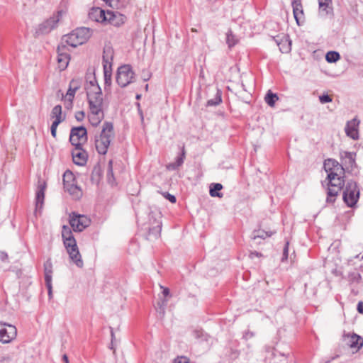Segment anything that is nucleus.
I'll return each instance as SVG.
<instances>
[{"label":"nucleus","mask_w":363,"mask_h":363,"mask_svg":"<svg viewBox=\"0 0 363 363\" xmlns=\"http://www.w3.org/2000/svg\"><path fill=\"white\" fill-rule=\"evenodd\" d=\"M85 89L89 108V121L96 127L104 118L102 91L94 77L86 82Z\"/></svg>","instance_id":"nucleus-1"},{"label":"nucleus","mask_w":363,"mask_h":363,"mask_svg":"<svg viewBox=\"0 0 363 363\" xmlns=\"http://www.w3.org/2000/svg\"><path fill=\"white\" fill-rule=\"evenodd\" d=\"M324 167L328 174L327 202L333 203L335 196L342 189L344 180L337 174V171L342 172L343 168L334 160H327L324 162Z\"/></svg>","instance_id":"nucleus-2"},{"label":"nucleus","mask_w":363,"mask_h":363,"mask_svg":"<svg viewBox=\"0 0 363 363\" xmlns=\"http://www.w3.org/2000/svg\"><path fill=\"white\" fill-rule=\"evenodd\" d=\"M62 236L65 247L69 254L70 259L79 267L82 268L84 262L79 253L76 240L74 239L70 228L63 225Z\"/></svg>","instance_id":"nucleus-3"},{"label":"nucleus","mask_w":363,"mask_h":363,"mask_svg":"<svg viewBox=\"0 0 363 363\" xmlns=\"http://www.w3.org/2000/svg\"><path fill=\"white\" fill-rule=\"evenodd\" d=\"M115 133L111 122H105L99 135L95 137V147L99 154H106L111 140L114 138Z\"/></svg>","instance_id":"nucleus-4"},{"label":"nucleus","mask_w":363,"mask_h":363,"mask_svg":"<svg viewBox=\"0 0 363 363\" xmlns=\"http://www.w3.org/2000/svg\"><path fill=\"white\" fill-rule=\"evenodd\" d=\"M91 30L85 27L78 28L62 38V44L76 48L85 43L91 36Z\"/></svg>","instance_id":"nucleus-5"},{"label":"nucleus","mask_w":363,"mask_h":363,"mask_svg":"<svg viewBox=\"0 0 363 363\" xmlns=\"http://www.w3.org/2000/svg\"><path fill=\"white\" fill-rule=\"evenodd\" d=\"M135 72L129 65H124L118 67L116 82L121 87H125L134 82Z\"/></svg>","instance_id":"nucleus-6"},{"label":"nucleus","mask_w":363,"mask_h":363,"mask_svg":"<svg viewBox=\"0 0 363 363\" xmlns=\"http://www.w3.org/2000/svg\"><path fill=\"white\" fill-rule=\"evenodd\" d=\"M64 189L75 199L82 196V190L77 186L74 176L70 171H66L63 175Z\"/></svg>","instance_id":"nucleus-7"},{"label":"nucleus","mask_w":363,"mask_h":363,"mask_svg":"<svg viewBox=\"0 0 363 363\" xmlns=\"http://www.w3.org/2000/svg\"><path fill=\"white\" fill-rule=\"evenodd\" d=\"M359 191L355 182L350 181L347 182L343 193V199L345 203L350 206H354L358 201Z\"/></svg>","instance_id":"nucleus-8"},{"label":"nucleus","mask_w":363,"mask_h":363,"mask_svg":"<svg viewBox=\"0 0 363 363\" xmlns=\"http://www.w3.org/2000/svg\"><path fill=\"white\" fill-rule=\"evenodd\" d=\"M16 335L17 329L14 325L0 322V342L9 343L16 337Z\"/></svg>","instance_id":"nucleus-9"},{"label":"nucleus","mask_w":363,"mask_h":363,"mask_svg":"<svg viewBox=\"0 0 363 363\" xmlns=\"http://www.w3.org/2000/svg\"><path fill=\"white\" fill-rule=\"evenodd\" d=\"M87 140V131L84 126L72 128L69 141L74 147L82 146Z\"/></svg>","instance_id":"nucleus-10"},{"label":"nucleus","mask_w":363,"mask_h":363,"mask_svg":"<svg viewBox=\"0 0 363 363\" xmlns=\"http://www.w3.org/2000/svg\"><path fill=\"white\" fill-rule=\"evenodd\" d=\"M90 220L84 215L72 213L69 215V224L75 232H82L89 225Z\"/></svg>","instance_id":"nucleus-11"},{"label":"nucleus","mask_w":363,"mask_h":363,"mask_svg":"<svg viewBox=\"0 0 363 363\" xmlns=\"http://www.w3.org/2000/svg\"><path fill=\"white\" fill-rule=\"evenodd\" d=\"M97 13H101L103 19H106V22L109 23L114 26H120L125 21V16L118 11H96Z\"/></svg>","instance_id":"nucleus-12"},{"label":"nucleus","mask_w":363,"mask_h":363,"mask_svg":"<svg viewBox=\"0 0 363 363\" xmlns=\"http://www.w3.org/2000/svg\"><path fill=\"white\" fill-rule=\"evenodd\" d=\"M58 21L59 18L57 16L50 17L38 26L35 33L39 35L50 33L57 26Z\"/></svg>","instance_id":"nucleus-13"},{"label":"nucleus","mask_w":363,"mask_h":363,"mask_svg":"<svg viewBox=\"0 0 363 363\" xmlns=\"http://www.w3.org/2000/svg\"><path fill=\"white\" fill-rule=\"evenodd\" d=\"M72 160L74 164L83 166L87 161L88 155L86 152L82 148V146L74 147L72 151Z\"/></svg>","instance_id":"nucleus-14"},{"label":"nucleus","mask_w":363,"mask_h":363,"mask_svg":"<svg viewBox=\"0 0 363 363\" xmlns=\"http://www.w3.org/2000/svg\"><path fill=\"white\" fill-rule=\"evenodd\" d=\"M65 50L66 45L62 43L57 48V62L59 68L61 70H64L67 68L70 60L69 55L65 52Z\"/></svg>","instance_id":"nucleus-15"},{"label":"nucleus","mask_w":363,"mask_h":363,"mask_svg":"<svg viewBox=\"0 0 363 363\" xmlns=\"http://www.w3.org/2000/svg\"><path fill=\"white\" fill-rule=\"evenodd\" d=\"M82 84V79L80 78L73 79L69 82V89L66 94V100L69 101L70 102V104H72L75 93L77 90L80 89Z\"/></svg>","instance_id":"nucleus-16"},{"label":"nucleus","mask_w":363,"mask_h":363,"mask_svg":"<svg viewBox=\"0 0 363 363\" xmlns=\"http://www.w3.org/2000/svg\"><path fill=\"white\" fill-rule=\"evenodd\" d=\"M293 13L296 23L299 26L304 21L303 9L301 0H293L291 2Z\"/></svg>","instance_id":"nucleus-17"},{"label":"nucleus","mask_w":363,"mask_h":363,"mask_svg":"<svg viewBox=\"0 0 363 363\" xmlns=\"http://www.w3.org/2000/svg\"><path fill=\"white\" fill-rule=\"evenodd\" d=\"M114 57L113 48L109 45H105L103 52V67L105 69L112 68V64Z\"/></svg>","instance_id":"nucleus-18"},{"label":"nucleus","mask_w":363,"mask_h":363,"mask_svg":"<svg viewBox=\"0 0 363 363\" xmlns=\"http://www.w3.org/2000/svg\"><path fill=\"white\" fill-rule=\"evenodd\" d=\"M359 124V121H357L356 118H354L350 121L347 122L346 127H345V133L346 135L354 139H358L359 138V133H358V126Z\"/></svg>","instance_id":"nucleus-19"},{"label":"nucleus","mask_w":363,"mask_h":363,"mask_svg":"<svg viewBox=\"0 0 363 363\" xmlns=\"http://www.w3.org/2000/svg\"><path fill=\"white\" fill-rule=\"evenodd\" d=\"M342 162L352 167L355 164L356 154L352 152L343 151L340 152Z\"/></svg>","instance_id":"nucleus-20"},{"label":"nucleus","mask_w":363,"mask_h":363,"mask_svg":"<svg viewBox=\"0 0 363 363\" xmlns=\"http://www.w3.org/2000/svg\"><path fill=\"white\" fill-rule=\"evenodd\" d=\"M45 186L43 184H40L38 186L35 196L36 209H40L43 205L45 198Z\"/></svg>","instance_id":"nucleus-21"},{"label":"nucleus","mask_w":363,"mask_h":363,"mask_svg":"<svg viewBox=\"0 0 363 363\" xmlns=\"http://www.w3.org/2000/svg\"><path fill=\"white\" fill-rule=\"evenodd\" d=\"M347 344L351 348L359 350L363 345V339L360 336L353 334L349 337Z\"/></svg>","instance_id":"nucleus-22"},{"label":"nucleus","mask_w":363,"mask_h":363,"mask_svg":"<svg viewBox=\"0 0 363 363\" xmlns=\"http://www.w3.org/2000/svg\"><path fill=\"white\" fill-rule=\"evenodd\" d=\"M184 158H185V151H184V149L183 148L181 155L177 157L175 162L168 164L167 165V169L168 170L177 169L178 167H179L180 166L182 165V164L184 163Z\"/></svg>","instance_id":"nucleus-23"},{"label":"nucleus","mask_w":363,"mask_h":363,"mask_svg":"<svg viewBox=\"0 0 363 363\" xmlns=\"http://www.w3.org/2000/svg\"><path fill=\"white\" fill-rule=\"evenodd\" d=\"M51 117L55 118L54 121H59V123L64 121V118L62 117V106L60 105H57L53 107L51 111Z\"/></svg>","instance_id":"nucleus-24"},{"label":"nucleus","mask_w":363,"mask_h":363,"mask_svg":"<svg viewBox=\"0 0 363 363\" xmlns=\"http://www.w3.org/2000/svg\"><path fill=\"white\" fill-rule=\"evenodd\" d=\"M45 280H52V264L49 259L44 263Z\"/></svg>","instance_id":"nucleus-25"},{"label":"nucleus","mask_w":363,"mask_h":363,"mask_svg":"<svg viewBox=\"0 0 363 363\" xmlns=\"http://www.w3.org/2000/svg\"><path fill=\"white\" fill-rule=\"evenodd\" d=\"M333 13L332 4H326L323 6H318V14L320 17H325Z\"/></svg>","instance_id":"nucleus-26"},{"label":"nucleus","mask_w":363,"mask_h":363,"mask_svg":"<svg viewBox=\"0 0 363 363\" xmlns=\"http://www.w3.org/2000/svg\"><path fill=\"white\" fill-rule=\"evenodd\" d=\"M222 189V184L219 183L212 184L210 189V195L212 197H222L223 194L218 192V191L221 190Z\"/></svg>","instance_id":"nucleus-27"},{"label":"nucleus","mask_w":363,"mask_h":363,"mask_svg":"<svg viewBox=\"0 0 363 363\" xmlns=\"http://www.w3.org/2000/svg\"><path fill=\"white\" fill-rule=\"evenodd\" d=\"M162 230V223L160 220H157L155 223V225L149 230V235H153L155 238L160 237Z\"/></svg>","instance_id":"nucleus-28"},{"label":"nucleus","mask_w":363,"mask_h":363,"mask_svg":"<svg viewBox=\"0 0 363 363\" xmlns=\"http://www.w3.org/2000/svg\"><path fill=\"white\" fill-rule=\"evenodd\" d=\"M96 11H103L99 8L94 9L89 13V16L91 19L95 20L97 22H106V19H103V16L101 13H99Z\"/></svg>","instance_id":"nucleus-29"},{"label":"nucleus","mask_w":363,"mask_h":363,"mask_svg":"<svg viewBox=\"0 0 363 363\" xmlns=\"http://www.w3.org/2000/svg\"><path fill=\"white\" fill-rule=\"evenodd\" d=\"M278 96L276 94L272 93L270 91H268L265 96V101L269 106H274L276 101L278 100Z\"/></svg>","instance_id":"nucleus-30"},{"label":"nucleus","mask_w":363,"mask_h":363,"mask_svg":"<svg viewBox=\"0 0 363 363\" xmlns=\"http://www.w3.org/2000/svg\"><path fill=\"white\" fill-rule=\"evenodd\" d=\"M340 58L337 52L330 51L326 54L325 59L328 62H335Z\"/></svg>","instance_id":"nucleus-31"},{"label":"nucleus","mask_w":363,"mask_h":363,"mask_svg":"<svg viewBox=\"0 0 363 363\" xmlns=\"http://www.w3.org/2000/svg\"><path fill=\"white\" fill-rule=\"evenodd\" d=\"M111 70L112 68L105 69L104 68V82L106 86H110L111 84Z\"/></svg>","instance_id":"nucleus-32"},{"label":"nucleus","mask_w":363,"mask_h":363,"mask_svg":"<svg viewBox=\"0 0 363 363\" xmlns=\"http://www.w3.org/2000/svg\"><path fill=\"white\" fill-rule=\"evenodd\" d=\"M221 95L218 91L216 94V96L214 99H210L207 101L206 106H217L221 102Z\"/></svg>","instance_id":"nucleus-33"},{"label":"nucleus","mask_w":363,"mask_h":363,"mask_svg":"<svg viewBox=\"0 0 363 363\" xmlns=\"http://www.w3.org/2000/svg\"><path fill=\"white\" fill-rule=\"evenodd\" d=\"M226 43L228 45L229 48L234 46L237 43V40L235 39V36L232 34L231 31H228L227 33Z\"/></svg>","instance_id":"nucleus-34"},{"label":"nucleus","mask_w":363,"mask_h":363,"mask_svg":"<svg viewBox=\"0 0 363 363\" xmlns=\"http://www.w3.org/2000/svg\"><path fill=\"white\" fill-rule=\"evenodd\" d=\"M350 281L352 284L359 283L362 279L361 275L358 272H352L349 275Z\"/></svg>","instance_id":"nucleus-35"},{"label":"nucleus","mask_w":363,"mask_h":363,"mask_svg":"<svg viewBox=\"0 0 363 363\" xmlns=\"http://www.w3.org/2000/svg\"><path fill=\"white\" fill-rule=\"evenodd\" d=\"M271 235L272 234H269L267 232L258 230L257 232H254L252 239L255 240L258 238H265L271 236Z\"/></svg>","instance_id":"nucleus-36"},{"label":"nucleus","mask_w":363,"mask_h":363,"mask_svg":"<svg viewBox=\"0 0 363 363\" xmlns=\"http://www.w3.org/2000/svg\"><path fill=\"white\" fill-rule=\"evenodd\" d=\"M60 123H59V121H53L52 123V125H51V128H50V130H51V135L55 138L56 137V133H57V128L58 126V125L60 124Z\"/></svg>","instance_id":"nucleus-37"},{"label":"nucleus","mask_w":363,"mask_h":363,"mask_svg":"<svg viewBox=\"0 0 363 363\" xmlns=\"http://www.w3.org/2000/svg\"><path fill=\"white\" fill-rule=\"evenodd\" d=\"M319 100L321 104H326L332 101V98L328 94H323L319 96Z\"/></svg>","instance_id":"nucleus-38"},{"label":"nucleus","mask_w":363,"mask_h":363,"mask_svg":"<svg viewBox=\"0 0 363 363\" xmlns=\"http://www.w3.org/2000/svg\"><path fill=\"white\" fill-rule=\"evenodd\" d=\"M46 286L48 290V296L50 298L52 297V280H45Z\"/></svg>","instance_id":"nucleus-39"},{"label":"nucleus","mask_w":363,"mask_h":363,"mask_svg":"<svg viewBox=\"0 0 363 363\" xmlns=\"http://www.w3.org/2000/svg\"><path fill=\"white\" fill-rule=\"evenodd\" d=\"M163 196L164 198L168 199L171 203H174L176 202V197L174 195H172L167 192L163 193Z\"/></svg>","instance_id":"nucleus-40"},{"label":"nucleus","mask_w":363,"mask_h":363,"mask_svg":"<svg viewBox=\"0 0 363 363\" xmlns=\"http://www.w3.org/2000/svg\"><path fill=\"white\" fill-rule=\"evenodd\" d=\"M85 117V113L84 111H78L75 113V118L77 119V121H82L84 120Z\"/></svg>","instance_id":"nucleus-41"},{"label":"nucleus","mask_w":363,"mask_h":363,"mask_svg":"<svg viewBox=\"0 0 363 363\" xmlns=\"http://www.w3.org/2000/svg\"><path fill=\"white\" fill-rule=\"evenodd\" d=\"M106 4H108L111 7H116L119 0H103Z\"/></svg>","instance_id":"nucleus-42"},{"label":"nucleus","mask_w":363,"mask_h":363,"mask_svg":"<svg viewBox=\"0 0 363 363\" xmlns=\"http://www.w3.org/2000/svg\"><path fill=\"white\" fill-rule=\"evenodd\" d=\"M173 363H190L188 358L185 357H180L176 359Z\"/></svg>","instance_id":"nucleus-43"},{"label":"nucleus","mask_w":363,"mask_h":363,"mask_svg":"<svg viewBox=\"0 0 363 363\" xmlns=\"http://www.w3.org/2000/svg\"><path fill=\"white\" fill-rule=\"evenodd\" d=\"M288 250H289V242H287L284 248L283 258L282 259H286L288 257Z\"/></svg>","instance_id":"nucleus-44"},{"label":"nucleus","mask_w":363,"mask_h":363,"mask_svg":"<svg viewBox=\"0 0 363 363\" xmlns=\"http://www.w3.org/2000/svg\"><path fill=\"white\" fill-rule=\"evenodd\" d=\"M318 6H323L326 4H332V0H318Z\"/></svg>","instance_id":"nucleus-45"},{"label":"nucleus","mask_w":363,"mask_h":363,"mask_svg":"<svg viewBox=\"0 0 363 363\" xmlns=\"http://www.w3.org/2000/svg\"><path fill=\"white\" fill-rule=\"evenodd\" d=\"M255 334L253 332H251V331H247L245 333L243 337L245 340H248L250 338H252V337H254Z\"/></svg>","instance_id":"nucleus-46"},{"label":"nucleus","mask_w":363,"mask_h":363,"mask_svg":"<svg viewBox=\"0 0 363 363\" xmlns=\"http://www.w3.org/2000/svg\"><path fill=\"white\" fill-rule=\"evenodd\" d=\"M261 256H262V255H261L259 252H256V251L251 252L250 253V257L251 259L254 258V257H261Z\"/></svg>","instance_id":"nucleus-47"},{"label":"nucleus","mask_w":363,"mask_h":363,"mask_svg":"<svg viewBox=\"0 0 363 363\" xmlns=\"http://www.w3.org/2000/svg\"><path fill=\"white\" fill-rule=\"evenodd\" d=\"M112 170H113V161L110 160L108 162V174H112Z\"/></svg>","instance_id":"nucleus-48"},{"label":"nucleus","mask_w":363,"mask_h":363,"mask_svg":"<svg viewBox=\"0 0 363 363\" xmlns=\"http://www.w3.org/2000/svg\"><path fill=\"white\" fill-rule=\"evenodd\" d=\"M357 311L360 313H363V303L362 302H359L358 303V304H357Z\"/></svg>","instance_id":"nucleus-49"},{"label":"nucleus","mask_w":363,"mask_h":363,"mask_svg":"<svg viewBox=\"0 0 363 363\" xmlns=\"http://www.w3.org/2000/svg\"><path fill=\"white\" fill-rule=\"evenodd\" d=\"M161 288L163 289L162 294L164 296H167L169 294V290L168 288H164L161 286Z\"/></svg>","instance_id":"nucleus-50"},{"label":"nucleus","mask_w":363,"mask_h":363,"mask_svg":"<svg viewBox=\"0 0 363 363\" xmlns=\"http://www.w3.org/2000/svg\"><path fill=\"white\" fill-rule=\"evenodd\" d=\"M7 257H8V255H7V254H6V253H5V252H1V254H0V258H1V259L2 261L6 260V259H7Z\"/></svg>","instance_id":"nucleus-51"},{"label":"nucleus","mask_w":363,"mask_h":363,"mask_svg":"<svg viewBox=\"0 0 363 363\" xmlns=\"http://www.w3.org/2000/svg\"><path fill=\"white\" fill-rule=\"evenodd\" d=\"M107 178H108V182L111 183L112 180H113V174L112 173V174H108V172H107Z\"/></svg>","instance_id":"nucleus-52"},{"label":"nucleus","mask_w":363,"mask_h":363,"mask_svg":"<svg viewBox=\"0 0 363 363\" xmlns=\"http://www.w3.org/2000/svg\"><path fill=\"white\" fill-rule=\"evenodd\" d=\"M62 359L65 362V363H69V359H68V357L67 354L63 355Z\"/></svg>","instance_id":"nucleus-53"},{"label":"nucleus","mask_w":363,"mask_h":363,"mask_svg":"<svg viewBox=\"0 0 363 363\" xmlns=\"http://www.w3.org/2000/svg\"><path fill=\"white\" fill-rule=\"evenodd\" d=\"M139 113H140V118H141L142 121H143V120H144V116H143V112H142V111H141V110H139Z\"/></svg>","instance_id":"nucleus-54"},{"label":"nucleus","mask_w":363,"mask_h":363,"mask_svg":"<svg viewBox=\"0 0 363 363\" xmlns=\"http://www.w3.org/2000/svg\"><path fill=\"white\" fill-rule=\"evenodd\" d=\"M140 97H141V95H140V94H138V95L136 96V99H140Z\"/></svg>","instance_id":"nucleus-55"},{"label":"nucleus","mask_w":363,"mask_h":363,"mask_svg":"<svg viewBox=\"0 0 363 363\" xmlns=\"http://www.w3.org/2000/svg\"><path fill=\"white\" fill-rule=\"evenodd\" d=\"M68 102H69V104H67V107H68V106H71L72 105V104H70V102H69V101H68Z\"/></svg>","instance_id":"nucleus-56"},{"label":"nucleus","mask_w":363,"mask_h":363,"mask_svg":"<svg viewBox=\"0 0 363 363\" xmlns=\"http://www.w3.org/2000/svg\"><path fill=\"white\" fill-rule=\"evenodd\" d=\"M165 302H166V301H162V304H163V305H165V303H166Z\"/></svg>","instance_id":"nucleus-57"},{"label":"nucleus","mask_w":363,"mask_h":363,"mask_svg":"<svg viewBox=\"0 0 363 363\" xmlns=\"http://www.w3.org/2000/svg\"><path fill=\"white\" fill-rule=\"evenodd\" d=\"M111 336H112V337H113V333L112 330H111Z\"/></svg>","instance_id":"nucleus-58"},{"label":"nucleus","mask_w":363,"mask_h":363,"mask_svg":"<svg viewBox=\"0 0 363 363\" xmlns=\"http://www.w3.org/2000/svg\"><path fill=\"white\" fill-rule=\"evenodd\" d=\"M290 50V48H288V49H287V50H285V52H287V51H288V50Z\"/></svg>","instance_id":"nucleus-59"},{"label":"nucleus","mask_w":363,"mask_h":363,"mask_svg":"<svg viewBox=\"0 0 363 363\" xmlns=\"http://www.w3.org/2000/svg\"><path fill=\"white\" fill-rule=\"evenodd\" d=\"M147 88H148V85H147V84H146V86H145V89H147Z\"/></svg>","instance_id":"nucleus-60"},{"label":"nucleus","mask_w":363,"mask_h":363,"mask_svg":"<svg viewBox=\"0 0 363 363\" xmlns=\"http://www.w3.org/2000/svg\"><path fill=\"white\" fill-rule=\"evenodd\" d=\"M362 259H363V256L362 257Z\"/></svg>","instance_id":"nucleus-61"}]
</instances>
